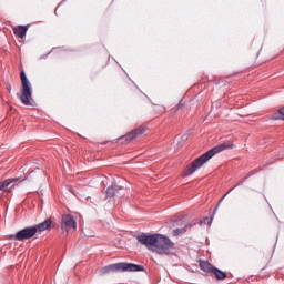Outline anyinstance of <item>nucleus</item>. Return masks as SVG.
Instances as JSON below:
<instances>
[{"label": "nucleus", "mask_w": 284, "mask_h": 284, "mask_svg": "<svg viewBox=\"0 0 284 284\" xmlns=\"http://www.w3.org/2000/svg\"><path fill=\"white\" fill-rule=\"evenodd\" d=\"M139 243L155 252V254H170V250L174 247L171 239L159 233L145 234L142 233L136 236Z\"/></svg>", "instance_id": "obj_1"}, {"label": "nucleus", "mask_w": 284, "mask_h": 284, "mask_svg": "<svg viewBox=\"0 0 284 284\" xmlns=\"http://www.w3.org/2000/svg\"><path fill=\"white\" fill-rule=\"evenodd\" d=\"M233 148H234V144H219L210 149L207 152H205L204 154L195 159L191 164H189L185 168L184 172L182 173V176L185 178L194 174V172H196L199 168H203V165H205V163H207L210 159H212L213 156H216L219 152H223V150H232Z\"/></svg>", "instance_id": "obj_2"}, {"label": "nucleus", "mask_w": 284, "mask_h": 284, "mask_svg": "<svg viewBox=\"0 0 284 284\" xmlns=\"http://www.w3.org/2000/svg\"><path fill=\"white\" fill-rule=\"evenodd\" d=\"M145 267L143 265L139 264H132V263H115V264H109L100 270V274L103 276L105 274H112L114 272H143Z\"/></svg>", "instance_id": "obj_3"}, {"label": "nucleus", "mask_w": 284, "mask_h": 284, "mask_svg": "<svg viewBox=\"0 0 284 284\" xmlns=\"http://www.w3.org/2000/svg\"><path fill=\"white\" fill-rule=\"evenodd\" d=\"M20 79L22 83V91L21 93H17V97L23 105H32V84L28 80L26 71L20 72Z\"/></svg>", "instance_id": "obj_4"}, {"label": "nucleus", "mask_w": 284, "mask_h": 284, "mask_svg": "<svg viewBox=\"0 0 284 284\" xmlns=\"http://www.w3.org/2000/svg\"><path fill=\"white\" fill-rule=\"evenodd\" d=\"M60 227L62 230V234L68 236L69 232H74L77 230V220L70 214H63L61 217Z\"/></svg>", "instance_id": "obj_5"}, {"label": "nucleus", "mask_w": 284, "mask_h": 284, "mask_svg": "<svg viewBox=\"0 0 284 284\" xmlns=\"http://www.w3.org/2000/svg\"><path fill=\"white\" fill-rule=\"evenodd\" d=\"M37 234V229L34 226L24 227L16 233V235H11V239L16 241H28V239H32Z\"/></svg>", "instance_id": "obj_6"}, {"label": "nucleus", "mask_w": 284, "mask_h": 284, "mask_svg": "<svg viewBox=\"0 0 284 284\" xmlns=\"http://www.w3.org/2000/svg\"><path fill=\"white\" fill-rule=\"evenodd\" d=\"M143 135V126H139L138 129L132 130L130 133L124 135V140L126 143L134 141V139H139V136Z\"/></svg>", "instance_id": "obj_7"}, {"label": "nucleus", "mask_w": 284, "mask_h": 284, "mask_svg": "<svg viewBox=\"0 0 284 284\" xmlns=\"http://www.w3.org/2000/svg\"><path fill=\"white\" fill-rule=\"evenodd\" d=\"M33 227L36 229V234H41V232H45V230H50L52 227V219H47L44 222L39 223Z\"/></svg>", "instance_id": "obj_8"}, {"label": "nucleus", "mask_w": 284, "mask_h": 284, "mask_svg": "<svg viewBox=\"0 0 284 284\" xmlns=\"http://www.w3.org/2000/svg\"><path fill=\"white\" fill-rule=\"evenodd\" d=\"M13 32L19 39H24L26 34H28V26H17Z\"/></svg>", "instance_id": "obj_9"}, {"label": "nucleus", "mask_w": 284, "mask_h": 284, "mask_svg": "<svg viewBox=\"0 0 284 284\" xmlns=\"http://www.w3.org/2000/svg\"><path fill=\"white\" fill-rule=\"evenodd\" d=\"M199 265H200V270H202V272H205L206 274H212L214 270V266L207 261L201 260Z\"/></svg>", "instance_id": "obj_10"}, {"label": "nucleus", "mask_w": 284, "mask_h": 284, "mask_svg": "<svg viewBox=\"0 0 284 284\" xmlns=\"http://www.w3.org/2000/svg\"><path fill=\"white\" fill-rule=\"evenodd\" d=\"M211 274L215 276L216 281H225V278H227V273L219 270L217 267H213Z\"/></svg>", "instance_id": "obj_11"}, {"label": "nucleus", "mask_w": 284, "mask_h": 284, "mask_svg": "<svg viewBox=\"0 0 284 284\" xmlns=\"http://www.w3.org/2000/svg\"><path fill=\"white\" fill-rule=\"evenodd\" d=\"M17 181H19V178H12L0 182V191L6 190V187H10V185H12V183H17Z\"/></svg>", "instance_id": "obj_12"}, {"label": "nucleus", "mask_w": 284, "mask_h": 284, "mask_svg": "<svg viewBox=\"0 0 284 284\" xmlns=\"http://www.w3.org/2000/svg\"><path fill=\"white\" fill-rule=\"evenodd\" d=\"M119 190H121V187H120L119 185L112 184L111 186H109V187L106 189V196H110V197L115 196V195H116V192H118Z\"/></svg>", "instance_id": "obj_13"}, {"label": "nucleus", "mask_w": 284, "mask_h": 284, "mask_svg": "<svg viewBox=\"0 0 284 284\" xmlns=\"http://www.w3.org/2000/svg\"><path fill=\"white\" fill-rule=\"evenodd\" d=\"M243 181H245V179H242L237 184H235L231 190H229V192L217 202L215 212L219 210V205H221V203H223V200L225 199V196H227V194H230V192H232V190H234L235 187H239V185H241L243 183Z\"/></svg>", "instance_id": "obj_14"}, {"label": "nucleus", "mask_w": 284, "mask_h": 284, "mask_svg": "<svg viewBox=\"0 0 284 284\" xmlns=\"http://www.w3.org/2000/svg\"><path fill=\"white\" fill-rule=\"evenodd\" d=\"M273 121H284V108L278 110V113L272 116Z\"/></svg>", "instance_id": "obj_15"}, {"label": "nucleus", "mask_w": 284, "mask_h": 284, "mask_svg": "<svg viewBox=\"0 0 284 284\" xmlns=\"http://www.w3.org/2000/svg\"><path fill=\"white\" fill-rule=\"evenodd\" d=\"M185 232H187V225L182 229L173 230V236H181V234H185Z\"/></svg>", "instance_id": "obj_16"}, {"label": "nucleus", "mask_w": 284, "mask_h": 284, "mask_svg": "<svg viewBox=\"0 0 284 284\" xmlns=\"http://www.w3.org/2000/svg\"><path fill=\"white\" fill-rule=\"evenodd\" d=\"M203 223L204 225H212V217H205Z\"/></svg>", "instance_id": "obj_17"}, {"label": "nucleus", "mask_w": 284, "mask_h": 284, "mask_svg": "<svg viewBox=\"0 0 284 284\" xmlns=\"http://www.w3.org/2000/svg\"><path fill=\"white\" fill-rule=\"evenodd\" d=\"M7 90H8V92H12V84L11 83H7Z\"/></svg>", "instance_id": "obj_18"}, {"label": "nucleus", "mask_w": 284, "mask_h": 284, "mask_svg": "<svg viewBox=\"0 0 284 284\" xmlns=\"http://www.w3.org/2000/svg\"><path fill=\"white\" fill-rule=\"evenodd\" d=\"M183 141L187 140V135L182 136Z\"/></svg>", "instance_id": "obj_19"}]
</instances>
